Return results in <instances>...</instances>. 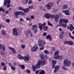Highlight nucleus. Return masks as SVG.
Returning <instances> with one entry per match:
<instances>
[{"label":"nucleus","mask_w":74,"mask_h":74,"mask_svg":"<svg viewBox=\"0 0 74 74\" xmlns=\"http://www.w3.org/2000/svg\"><path fill=\"white\" fill-rule=\"evenodd\" d=\"M3 69L4 70H7V66H5L3 68Z\"/></svg>","instance_id":"61"},{"label":"nucleus","mask_w":74,"mask_h":74,"mask_svg":"<svg viewBox=\"0 0 74 74\" xmlns=\"http://www.w3.org/2000/svg\"><path fill=\"white\" fill-rule=\"evenodd\" d=\"M58 54H59V51H56L54 53V59H59V56L58 55Z\"/></svg>","instance_id":"8"},{"label":"nucleus","mask_w":74,"mask_h":74,"mask_svg":"<svg viewBox=\"0 0 74 74\" xmlns=\"http://www.w3.org/2000/svg\"><path fill=\"white\" fill-rule=\"evenodd\" d=\"M18 58L19 59H23V57L21 56V54H19L18 55Z\"/></svg>","instance_id":"23"},{"label":"nucleus","mask_w":74,"mask_h":74,"mask_svg":"<svg viewBox=\"0 0 74 74\" xmlns=\"http://www.w3.org/2000/svg\"><path fill=\"white\" fill-rule=\"evenodd\" d=\"M23 11L25 12V13H27L29 11V8H26L25 9L23 10Z\"/></svg>","instance_id":"21"},{"label":"nucleus","mask_w":74,"mask_h":74,"mask_svg":"<svg viewBox=\"0 0 74 74\" xmlns=\"http://www.w3.org/2000/svg\"><path fill=\"white\" fill-rule=\"evenodd\" d=\"M48 29V26H46L44 27L43 28V30L44 31H47V30Z\"/></svg>","instance_id":"25"},{"label":"nucleus","mask_w":74,"mask_h":74,"mask_svg":"<svg viewBox=\"0 0 74 74\" xmlns=\"http://www.w3.org/2000/svg\"><path fill=\"white\" fill-rule=\"evenodd\" d=\"M68 7L67 5V4H65L63 6V9H64V10L67 9V8H68Z\"/></svg>","instance_id":"28"},{"label":"nucleus","mask_w":74,"mask_h":74,"mask_svg":"<svg viewBox=\"0 0 74 74\" xmlns=\"http://www.w3.org/2000/svg\"><path fill=\"white\" fill-rule=\"evenodd\" d=\"M14 16L16 18H19V16H18V15H19L21 14L22 16L23 15H25V13L23 12H19L18 11L16 12H14Z\"/></svg>","instance_id":"3"},{"label":"nucleus","mask_w":74,"mask_h":74,"mask_svg":"<svg viewBox=\"0 0 74 74\" xmlns=\"http://www.w3.org/2000/svg\"><path fill=\"white\" fill-rule=\"evenodd\" d=\"M20 21L21 22H23V21H24V20L23 18H21L20 19Z\"/></svg>","instance_id":"50"},{"label":"nucleus","mask_w":74,"mask_h":74,"mask_svg":"<svg viewBox=\"0 0 74 74\" xmlns=\"http://www.w3.org/2000/svg\"><path fill=\"white\" fill-rule=\"evenodd\" d=\"M38 49V47L36 45H35L31 49L32 52H35Z\"/></svg>","instance_id":"9"},{"label":"nucleus","mask_w":74,"mask_h":74,"mask_svg":"<svg viewBox=\"0 0 74 74\" xmlns=\"http://www.w3.org/2000/svg\"><path fill=\"white\" fill-rule=\"evenodd\" d=\"M58 71V70L55 69L54 70V73H56V72H57Z\"/></svg>","instance_id":"56"},{"label":"nucleus","mask_w":74,"mask_h":74,"mask_svg":"<svg viewBox=\"0 0 74 74\" xmlns=\"http://www.w3.org/2000/svg\"><path fill=\"white\" fill-rule=\"evenodd\" d=\"M47 24L48 25H49V26H53V25L52 24L50 23H49V22H48Z\"/></svg>","instance_id":"40"},{"label":"nucleus","mask_w":74,"mask_h":74,"mask_svg":"<svg viewBox=\"0 0 74 74\" xmlns=\"http://www.w3.org/2000/svg\"><path fill=\"white\" fill-rule=\"evenodd\" d=\"M26 72L27 73H30V71L29 69H27L26 70Z\"/></svg>","instance_id":"48"},{"label":"nucleus","mask_w":74,"mask_h":74,"mask_svg":"<svg viewBox=\"0 0 74 74\" xmlns=\"http://www.w3.org/2000/svg\"><path fill=\"white\" fill-rule=\"evenodd\" d=\"M47 33L46 32H44L43 33V36H47Z\"/></svg>","instance_id":"46"},{"label":"nucleus","mask_w":74,"mask_h":74,"mask_svg":"<svg viewBox=\"0 0 74 74\" xmlns=\"http://www.w3.org/2000/svg\"><path fill=\"white\" fill-rule=\"evenodd\" d=\"M63 13H65V15H69V10H64L63 11Z\"/></svg>","instance_id":"16"},{"label":"nucleus","mask_w":74,"mask_h":74,"mask_svg":"<svg viewBox=\"0 0 74 74\" xmlns=\"http://www.w3.org/2000/svg\"><path fill=\"white\" fill-rule=\"evenodd\" d=\"M55 64H53L52 66V69H54V68H55Z\"/></svg>","instance_id":"53"},{"label":"nucleus","mask_w":74,"mask_h":74,"mask_svg":"<svg viewBox=\"0 0 74 74\" xmlns=\"http://www.w3.org/2000/svg\"><path fill=\"white\" fill-rule=\"evenodd\" d=\"M55 16L54 15H51V19H53V18H55Z\"/></svg>","instance_id":"38"},{"label":"nucleus","mask_w":74,"mask_h":74,"mask_svg":"<svg viewBox=\"0 0 74 74\" xmlns=\"http://www.w3.org/2000/svg\"><path fill=\"white\" fill-rule=\"evenodd\" d=\"M26 36L27 37V36H29V34H28L27 32H26Z\"/></svg>","instance_id":"63"},{"label":"nucleus","mask_w":74,"mask_h":74,"mask_svg":"<svg viewBox=\"0 0 74 74\" xmlns=\"http://www.w3.org/2000/svg\"><path fill=\"white\" fill-rule=\"evenodd\" d=\"M64 64L65 66H70L71 65V61L66 59L65 60Z\"/></svg>","instance_id":"4"},{"label":"nucleus","mask_w":74,"mask_h":74,"mask_svg":"<svg viewBox=\"0 0 74 74\" xmlns=\"http://www.w3.org/2000/svg\"><path fill=\"white\" fill-rule=\"evenodd\" d=\"M63 58V56H59V59H62Z\"/></svg>","instance_id":"37"},{"label":"nucleus","mask_w":74,"mask_h":74,"mask_svg":"<svg viewBox=\"0 0 74 74\" xmlns=\"http://www.w3.org/2000/svg\"><path fill=\"white\" fill-rule=\"evenodd\" d=\"M5 11L4 9H3V8L1 7L0 8V11H3L4 12Z\"/></svg>","instance_id":"32"},{"label":"nucleus","mask_w":74,"mask_h":74,"mask_svg":"<svg viewBox=\"0 0 74 74\" xmlns=\"http://www.w3.org/2000/svg\"><path fill=\"white\" fill-rule=\"evenodd\" d=\"M64 44H69V41H66L64 42Z\"/></svg>","instance_id":"54"},{"label":"nucleus","mask_w":74,"mask_h":74,"mask_svg":"<svg viewBox=\"0 0 74 74\" xmlns=\"http://www.w3.org/2000/svg\"><path fill=\"white\" fill-rule=\"evenodd\" d=\"M53 3L52 2H49V3H48L46 5L47 10H50L51 7L53 6Z\"/></svg>","instance_id":"7"},{"label":"nucleus","mask_w":74,"mask_h":74,"mask_svg":"<svg viewBox=\"0 0 74 74\" xmlns=\"http://www.w3.org/2000/svg\"><path fill=\"white\" fill-rule=\"evenodd\" d=\"M18 9L19 10H22V11H23V10H24V9L21 7H19Z\"/></svg>","instance_id":"41"},{"label":"nucleus","mask_w":74,"mask_h":74,"mask_svg":"<svg viewBox=\"0 0 74 74\" xmlns=\"http://www.w3.org/2000/svg\"><path fill=\"white\" fill-rule=\"evenodd\" d=\"M23 59L24 60L25 62H27L29 60V58L28 56H24L23 57Z\"/></svg>","instance_id":"15"},{"label":"nucleus","mask_w":74,"mask_h":74,"mask_svg":"<svg viewBox=\"0 0 74 74\" xmlns=\"http://www.w3.org/2000/svg\"><path fill=\"white\" fill-rule=\"evenodd\" d=\"M69 37H70V38H72V39H74V37L73 36H71V34L69 33Z\"/></svg>","instance_id":"36"},{"label":"nucleus","mask_w":74,"mask_h":74,"mask_svg":"<svg viewBox=\"0 0 74 74\" xmlns=\"http://www.w3.org/2000/svg\"><path fill=\"white\" fill-rule=\"evenodd\" d=\"M63 23H64V19L61 18L60 20L59 25L60 26V25L63 24Z\"/></svg>","instance_id":"12"},{"label":"nucleus","mask_w":74,"mask_h":74,"mask_svg":"<svg viewBox=\"0 0 74 74\" xmlns=\"http://www.w3.org/2000/svg\"><path fill=\"white\" fill-rule=\"evenodd\" d=\"M60 26H62V27L64 28H66L67 27V24H62L60 25Z\"/></svg>","instance_id":"26"},{"label":"nucleus","mask_w":74,"mask_h":74,"mask_svg":"<svg viewBox=\"0 0 74 74\" xmlns=\"http://www.w3.org/2000/svg\"><path fill=\"white\" fill-rule=\"evenodd\" d=\"M31 19H34V16H32L31 17Z\"/></svg>","instance_id":"58"},{"label":"nucleus","mask_w":74,"mask_h":74,"mask_svg":"<svg viewBox=\"0 0 74 74\" xmlns=\"http://www.w3.org/2000/svg\"><path fill=\"white\" fill-rule=\"evenodd\" d=\"M1 34H2V35H3L4 36H7V34H6V33H5V31L4 30H2L1 31Z\"/></svg>","instance_id":"17"},{"label":"nucleus","mask_w":74,"mask_h":74,"mask_svg":"<svg viewBox=\"0 0 74 74\" xmlns=\"http://www.w3.org/2000/svg\"><path fill=\"white\" fill-rule=\"evenodd\" d=\"M1 64L3 67H4V66H5V63L3 62H2L1 63Z\"/></svg>","instance_id":"39"},{"label":"nucleus","mask_w":74,"mask_h":74,"mask_svg":"<svg viewBox=\"0 0 74 74\" xmlns=\"http://www.w3.org/2000/svg\"><path fill=\"white\" fill-rule=\"evenodd\" d=\"M37 32V29H35L34 31V33H36Z\"/></svg>","instance_id":"57"},{"label":"nucleus","mask_w":74,"mask_h":74,"mask_svg":"<svg viewBox=\"0 0 74 74\" xmlns=\"http://www.w3.org/2000/svg\"><path fill=\"white\" fill-rule=\"evenodd\" d=\"M40 57L41 59V60L43 59L44 58V55L43 54V53H41L40 54Z\"/></svg>","instance_id":"22"},{"label":"nucleus","mask_w":74,"mask_h":74,"mask_svg":"<svg viewBox=\"0 0 74 74\" xmlns=\"http://www.w3.org/2000/svg\"><path fill=\"white\" fill-rule=\"evenodd\" d=\"M46 38L49 40L50 41L51 40V36L48 35L46 36Z\"/></svg>","instance_id":"24"},{"label":"nucleus","mask_w":74,"mask_h":74,"mask_svg":"<svg viewBox=\"0 0 74 74\" xmlns=\"http://www.w3.org/2000/svg\"><path fill=\"white\" fill-rule=\"evenodd\" d=\"M28 32L29 34H30V33H31L32 32H31V30L30 29H28Z\"/></svg>","instance_id":"55"},{"label":"nucleus","mask_w":74,"mask_h":74,"mask_svg":"<svg viewBox=\"0 0 74 74\" xmlns=\"http://www.w3.org/2000/svg\"><path fill=\"white\" fill-rule=\"evenodd\" d=\"M59 18V16H58V15H56L55 17V21L56 22H58Z\"/></svg>","instance_id":"19"},{"label":"nucleus","mask_w":74,"mask_h":74,"mask_svg":"<svg viewBox=\"0 0 74 74\" xmlns=\"http://www.w3.org/2000/svg\"><path fill=\"white\" fill-rule=\"evenodd\" d=\"M62 68L63 70H65V71H67V69L66 68V67H65L64 66H63Z\"/></svg>","instance_id":"33"},{"label":"nucleus","mask_w":74,"mask_h":74,"mask_svg":"<svg viewBox=\"0 0 74 74\" xmlns=\"http://www.w3.org/2000/svg\"><path fill=\"white\" fill-rule=\"evenodd\" d=\"M39 25V27L40 29V31H42V25L41 23H39L38 24Z\"/></svg>","instance_id":"18"},{"label":"nucleus","mask_w":74,"mask_h":74,"mask_svg":"<svg viewBox=\"0 0 74 74\" xmlns=\"http://www.w3.org/2000/svg\"><path fill=\"white\" fill-rule=\"evenodd\" d=\"M10 2L11 1L10 0H4V4L5 6L7 5V8H10V7H11V5L10 4Z\"/></svg>","instance_id":"5"},{"label":"nucleus","mask_w":74,"mask_h":74,"mask_svg":"<svg viewBox=\"0 0 74 74\" xmlns=\"http://www.w3.org/2000/svg\"><path fill=\"white\" fill-rule=\"evenodd\" d=\"M58 9H53V12L54 13H55V12H56L58 11Z\"/></svg>","instance_id":"42"},{"label":"nucleus","mask_w":74,"mask_h":74,"mask_svg":"<svg viewBox=\"0 0 74 74\" xmlns=\"http://www.w3.org/2000/svg\"><path fill=\"white\" fill-rule=\"evenodd\" d=\"M45 17L47 19H50L51 16V15L49 13H46L45 15Z\"/></svg>","instance_id":"10"},{"label":"nucleus","mask_w":74,"mask_h":74,"mask_svg":"<svg viewBox=\"0 0 74 74\" xmlns=\"http://www.w3.org/2000/svg\"><path fill=\"white\" fill-rule=\"evenodd\" d=\"M45 64V60H44L43 61L39 60L35 66L34 65L32 66V68L33 69V71L34 72L36 70L37 68V69H39L41 65H43Z\"/></svg>","instance_id":"1"},{"label":"nucleus","mask_w":74,"mask_h":74,"mask_svg":"<svg viewBox=\"0 0 74 74\" xmlns=\"http://www.w3.org/2000/svg\"><path fill=\"white\" fill-rule=\"evenodd\" d=\"M68 22H69V20H68V19H64V23H67Z\"/></svg>","instance_id":"27"},{"label":"nucleus","mask_w":74,"mask_h":74,"mask_svg":"<svg viewBox=\"0 0 74 74\" xmlns=\"http://www.w3.org/2000/svg\"><path fill=\"white\" fill-rule=\"evenodd\" d=\"M2 46L1 44H0V49H1L2 48Z\"/></svg>","instance_id":"59"},{"label":"nucleus","mask_w":74,"mask_h":74,"mask_svg":"<svg viewBox=\"0 0 74 74\" xmlns=\"http://www.w3.org/2000/svg\"><path fill=\"white\" fill-rule=\"evenodd\" d=\"M37 27V25H34L32 26V30H34V29H36Z\"/></svg>","instance_id":"20"},{"label":"nucleus","mask_w":74,"mask_h":74,"mask_svg":"<svg viewBox=\"0 0 74 74\" xmlns=\"http://www.w3.org/2000/svg\"><path fill=\"white\" fill-rule=\"evenodd\" d=\"M63 34H60V37L61 39H62L63 38Z\"/></svg>","instance_id":"44"},{"label":"nucleus","mask_w":74,"mask_h":74,"mask_svg":"<svg viewBox=\"0 0 74 74\" xmlns=\"http://www.w3.org/2000/svg\"><path fill=\"white\" fill-rule=\"evenodd\" d=\"M59 66L58 65L56 66L55 67V69H56L58 70V69H59Z\"/></svg>","instance_id":"35"},{"label":"nucleus","mask_w":74,"mask_h":74,"mask_svg":"<svg viewBox=\"0 0 74 74\" xmlns=\"http://www.w3.org/2000/svg\"><path fill=\"white\" fill-rule=\"evenodd\" d=\"M44 52L45 53H48L49 52V51H48L47 50H45L44 51Z\"/></svg>","instance_id":"49"},{"label":"nucleus","mask_w":74,"mask_h":74,"mask_svg":"<svg viewBox=\"0 0 74 74\" xmlns=\"http://www.w3.org/2000/svg\"><path fill=\"white\" fill-rule=\"evenodd\" d=\"M13 34L14 36H18L19 35V34H18V32H17V29L16 28H14L13 29L12 31Z\"/></svg>","instance_id":"6"},{"label":"nucleus","mask_w":74,"mask_h":74,"mask_svg":"<svg viewBox=\"0 0 74 74\" xmlns=\"http://www.w3.org/2000/svg\"><path fill=\"white\" fill-rule=\"evenodd\" d=\"M45 74V71L44 70H42L40 72V73H39V74Z\"/></svg>","instance_id":"29"},{"label":"nucleus","mask_w":74,"mask_h":74,"mask_svg":"<svg viewBox=\"0 0 74 74\" xmlns=\"http://www.w3.org/2000/svg\"><path fill=\"white\" fill-rule=\"evenodd\" d=\"M52 63L53 64H55L56 63V60H53L52 61Z\"/></svg>","instance_id":"31"},{"label":"nucleus","mask_w":74,"mask_h":74,"mask_svg":"<svg viewBox=\"0 0 74 74\" xmlns=\"http://www.w3.org/2000/svg\"><path fill=\"white\" fill-rule=\"evenodd\" d=\"M28 7L29 9H32L33 8V6H29Z\"/></svg>","instance_id":"47"},{"label":"nucleus","mask_w":74,"mask_h":74,"mask_svg":"<svg viewBox=\"0 0 74 74\" xmlns=\"http://www.w3.org/2000/svg\"><path fill=\"white\" fill-rule=\"evenodd\" d=\"M31 3H33V2L32 1H29L28 2V4H31Z\"/></svg>","instance_id":"51"},{"label":"nucleus","mask_w":74,"mask_h":74,"mask_svg":"<svg viewBox=\"0 0 74 74\" xmlns=\"http://www.w3.org/2000/svg\"><path fill=\"white\" fill-rule=\"evenodd\" d=\"M29 21L30 22H32V20L31 19H29Z\"/></svg>","instance_id":"64"},{"label":"nucleus","mask_w":74,"mask_h":74,"mask_svg":"<svg viewBox=\"0 0 74 74\" xmlns=\"http://www.w3.org/2000/svg\"><path fill=\"white\" fill-rule=\"evenodd\" d=\"M6 21L7 23H10V19H7Z\"/></svg>","instance_id":"45"},{"label":"nucleus","mask_w":74,"mask_h":74,"mask_svg":"<svg viewBox=\"0 0 74 74\" xmlns=\"http://www.w3.org/2000/svg\"><path fill=\"white\" fill-rule=\"evenodd\" d=\"M69 45H73V42L71 41H69Z\"/></svg>","instance_id":"34"},{"label":"nucleus","mask_w":74,"mask_h":74,"mask_svg":"<svg viewBox=\"0 0 74 74\" xmlns=\"http://www.w3.org/2000/svg\"><path fill=\"white\" fill-rule=\"evenodd\" d=\"M25 45H21V48L23 49H24V48H25Z\"/></svg>","instance_id":"52"},{"label":"nucleus","mask_w":74,"mask_h":74,"mask_svg":"<svg viewBox=\"0 0 74 74\" xmlns=\"http://www.w3.org/2000/svg\"><path fill=\"white\" fill-rule=\"evenodd\" d=\"M38 44L39 45L40 47H42L40 48V50H44V46L45 44V41H42L40 39H39L38 40Z\"/></svg>","instance_id":"2"},{"label":"nucleus","mask_w":74,"mask_h":74,"mask_svg":"<svg viewBox=\"0 0 74 74\" xmlns=\"http://www.w3.org/2000/svg\"><path fill=\"white\" fill-rule=\"evenodd\" d=\"M9 48L10 50L12 51L13 53L15 54L16 53V51H15V49L14 48H12L10 47H9Z\"/></svg>","instance_id":"13"},{"label":"nucleus","mask_w":74,"mask_h":74,"mask_svg":"<svg viewBox=\"0 0 74 74\" xmlns=\"http://www.w3.org/2000/svg\"><path fill=\"white\" fill-rule=\"evenodd\" d=\"M20 66L21 67V69H22L23 70L25 69V66L23 65H20Z\"/></svg>","instance_id":"30"},{"label":"nucleus","mask_w":74,"mask_h":74,"mask_svg":"<svg viewBox=\"0 0 74 74\" xmlns=\"http://www.w3.org/2000/svg\"><path fill=\"white\" fill-rule=\"evenodd\" d=\"M52 51H55V47H53L52 48Z\"/></svg>","instance_id":"60"},{"label":"nucleus","mask_w":74,"mask_h":74,"mask_svg":"<svg viewBox=\"0 0 74 74\" xmlns=\"http://www.w3.org/2000/svg\"><path fill=\"white\" fill-rule=\"evenodd\" d=\"M9 48L10 50L12 51L13 53L15 54L16 53V51H15V49L14 48H12L10 47H9Z\"/></svg>","instance_id":"14"},{"label":"nucleus","mask_w":74,"mask_h":74,"mask_svg":"<svg viewBox=\"0 0 74 74\" xmlns=\"http://www.w3.org/2000/svg\"><path fill=\"white\" fill-rule=\"evenodd\" d=\"M11 69L12 70H15V67L14 66H11Z\"/></svg>","instance_id":"43"},{"label":"nucleus","mask_w":74,"mask_h":74,"mask_svg":"<svg viewBox=\"0 0 74 74\" xmlns=\"http://www.w3.org/2000/svg\"><path fill=\"white\" fill-rule=\"evenodd\" d=\"M26 19L27 21H29V20L30 19V18L28 17Z\"/></svg>","instance_id":"62"},{"label":"nucleus","mask_w":74,"mask_h":74,"mask_svg":"<svg viewBox=\"0 0 74 74\" xmlns=\"http://www.w3.org/2000/svg\"><path fill=\"white\" fill-rule=\"evenodd\" d=\"M67 29H70V31H73L74 30V27L72 24H71L70 25V27H67Z\"/></svg>","instance_id":"11"}]
</instances>
